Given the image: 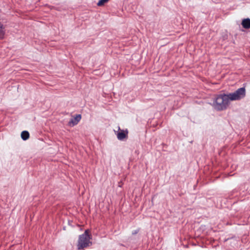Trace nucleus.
I'll list each match as a JSON object with an SVG mask.
<instances>
[{
  "instance_id": "obj_2",
  "label": "nucleus",
  "mask_w": 250,
  "mask_h": 250,
  "mask_svg": "<svg viewBox=\"0 0 250 250\" xmlns=\"http://www.w3.org/2000/svg\"><path fill=\"white\" fill-rule=\"evenodd\" d=\"M91 239L92 236L90 234L89 230H85L83 234L79 236L77 244L78 249L83 250L84 248L91 246L92 245Z\"/></svg>"
},
{
  "instance_id": "obj_1",
  "label": "nucleus",
  "mask_w": 250,
  "mask_h": 250,
  "mask_svg": "<svg viewBox=\"0 0 250 250\" xmlns=\"http://www.w3.org/2000/svg\"><path fill=\"white\" fill-rule=\"evenodd\" d=\"M230 100L228 94H220L217 96L213 103V106L217 110L226 109L229 104Z\"/></svg>"
},
{
  "instance_id": "obj_8",
  "label": "nucleus",
  "mask_w": 250,
  "mask_h": 250,
  "mask_svg": "<svg viewBox=\"0 0 250 250\" xmlns=\"http://www.w3.org/2000/svg\"><path fill=\"white\" fill-rule=\"evenodd\" d=\"M21 137L23 140H27L29 137V133L27 131H23L21 133Z\"/></svg>"
},
{
  "instance_id": "obj_9",
  "label": "nucleus",
  "mask_w": 250,
  "mask_h": 250,
  "mask_svg": "<svg viewBox=\"0 0 250 250\" xmlns=\"http://www.w3.org/2000/svg\"><path fill=\"white\" fill-rule=\"evenodd\" d=\"M109 0H100L97 3L99 6H101L104 5V3L108 1Z\"/></svg>"
},
{
  "instance_id": "obj_11",
  "label": "nucleus",
  "mask_w": 250,
  "mask_h": 250,
  "mask_svg": "<svg viewBox=\"0 0 250 250\" xmlns=\"http://www.w3.org/2000/svg\"><path fill=\"white\" fill-rule=\"evenodd\" d=\"M135 233H137L136 231H134V233H133V234H135Z\"/></svg>"
},
{
  "instance_id": "obj_10",
  "label": "nucleus",
  "mask_w": 250,
  "mask_h": 250,
  "mask_svg": "<svg viewBox=\"0 0 250 250\" xmlns=\"http://www.w3.org/2000/svg\"><path fill=\"white\" fill-rule=\"evenodd\" d=\"M135 233H137L136 231H134V233H133V234H135Z\"/></svg>"
},
{
  "instance_id": "obj_3",
  "label": "nucleus",
  "mask_w": 250,
  "mask_h": 250,
  "mask_svg": "<svg viewBox=\"0 0 250 250\" xmlns=\"http://www.w3.org/2000/svg\"><path fill=\"white\" fill-rule=\"evenodd\" d=\"M230 101H238L246 96V89L244 87L238 88L234 92L228 94Z\"/></svg>"
},
{
  "instance_id": "obj_4",
  "label": "nucleus",
  "mask_w": 250,
  "mask_h": 250,
  "mask_svg": "<svg viewBox=\"0 0 250 250\" xmlns=\"http://www.w3.org/2000/svg\"><path fill=\"white\" fill-rule=\"evenodd\" d=\"M81 119V115L79 114L77 115L74 118H72L69 122V125H77Z\"/></svg>"
},
{
  "instance_id": "obj_7",
  "label": "nucleus",
  "mask_w": 250,
  "mask_h": 250,
  "mask_svg": "<svg viewBox=\"0 0 250 250\" xmlns=\"http://www.w3.org/2000/svg\"><path fill=\"white\" fill-rule=\"evenodd\" d=\"M5 34V27L0 22V39L2 40L4 38Z\"/></svg>"
},
{
  "instance_id": "obj_5",
  "label": "nucleus",
  "mask_w": 250,
  "mask_h": 250,
  "mask_svg": "<svg viewBox=\"0 0 250 250\" xmlns=\"http://www.w3.org/2000/svg\"><path fill=\"white\" fill-rule=\"evenodd\" d=\"M127 131H125L124 130H122L117 134V138L119 140H123L127 137Z\"/></svg>"
},
{
  "instance_id": "obj_6",
  "label": "nucleus",
  "mask_w": 250,
  "mask_h": 250,
  "mask_svg": "<svg viewBox=\"0 0 250 250\" xmlns=\"http://www.w3.org/2000/svg\"><path fill=\"white\" fill-rule=\"evenodd\" d=\"M242 25L245 29L250 28V19L249 18L244 19L242 21Z\"/></svg>"
}]
</instances>
